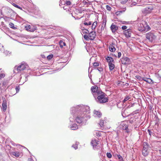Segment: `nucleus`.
Wrapping results in <instances>:
<instances>
[{"label": "nucleus", "mask_w": 161, "mask_h": 161, "mask_svg": "<svg viewBox=\"0 0 161 161\" xmlns=\"http://www.w3.org/2000/svg\"><path fill=\"white\" fill-rule=\"evenodd\" d=\"M79 144V142H76L75 145H73L72 147H74L75 149H76L77 148V145Z\"/></svg>", "instance_id": "obj_31"}, {"label": "nucleus", "mask_w": 161, "mask_h": 161, "mask_svg": "<svg viewBox=\"0 0 161 161\" xmlns=\"http://www.w3.org/2000/svg\"><path fill=\"white\" fill-rule=\"evenodd\" d=\"M3 53L6 56L9 55L10 54L11 52H9L7 50H3Z\"/></svg>", "instance_id": "obj_28"}, {"label": "nucleus", "mask_w": 161, "mask_h": 161, "mask_svg": "<svg viewBox=\"0 0 161 161\" xmlns=\"http://www.w3.org/2000/svg\"><path fill=\"white\" fill-rule=\"evenodd\" d=\"M73 17L75 18V19H80V18H78L77 17L76 18L75 17Z\"/></svg>", "instance_id": "obj_58"}, {"label": "nucleus", "mask_w": 161, "mask_h": 161, "mask_svg": "<svg viewBox=\"0 0 161 161\" xmlns=\"http://www.w3.org/2000/svg\"><path fill=\"white\" fill-rule=\"evenodd\" d=\"M148 131L149 132H150V130H148Z\"/></svg>", "instance_id": "obj_60"}, {"label": "nucleus", "mask_w": 161, "mask_h": 161, "mask_svg": "<svg viewBox=\"0 0 161 161\" xmlns=\"http://www.w3.org/2000/svg\"><path fill=\"white\" fill-rule=\"evenodd\" d=\"M3 50H4V49L3 46L0 44V51L3 52Z\"/></svg>", "instance_id": "obj_38"}, {"label": "nucleus", "mask_w": 161, "mask_h": 161, "mask_svg": "<svg viewBox=\"0 0 161 161\" xmlns=\"http://www.w3.org/2000/svg\"><path fill=\"white\" fill-rule=\"evenodd\" d=\"M9 26L10 27L12 28L13 29H15L16 28V27H14V24L13 23H10L9 24Z\"/></svg>", "instance_id": "obj_32"}, {"label": "nucleus", "mask_w": 161, "mask_h": 161, "mask_svg": "<svg viewBox=\"0 0 161 161\" xmlns=\"http://www.w3.org/2000/svg\"><path fill=\"white\" fill-rule=\"evenodd\" d=\"M2 110L4 112H5L7 108V104L6 100L3 101V102L2 105Z\"/></svg>", "instance_id": "obj_16"}, {"label": "nucleus", "mask_w": 161, "mask_h": 161, "mask_svg": "<svg viewBox=\"0 0 161 161\" xmlns=\"http://www.w3.org/2000/svg\"><path fill=\"white\" fill-rule=\"evenodd\" d=\"M127 0H125L124 1H122L121 3L124 4L126 3L127 2Z\"/></svg>", "instance_id": "obj_48"}, {"label": "nucleus", "mask_w": 161, "mask_h": 161, "mask_svg": "<svg viewBox=\"0 0 161 161\" xmlns=\"http://www.w3.org/2000/svg\"><path fill=\"white\" fill-rule=\"evenodd\" d=\"M1 13V11L0 10V14Z\"/></svg>", "instance_id": "obj_62"}, {"label": "nucleus", "mask_w": 161, "mask_h": 161, "mask_svg": "<svg viewBox=\"0 0 161 161\" xmlns=\"http://www.w3.org/2000/svg\"><path fill=\"white\" fill-rule=\"evenodd\" d=\"M91 143L94 149H98L100 148V146H97V145H98L100 143V142L98 141L97 140H96L94 139H92Z\"/></svg>", "instance_id": "obj_6"}, {"label": "nucleus", "mask_w": 161, "mask_h": 161, "mask_svg": "<svg viewBox=\"0 0 161 161\" xmlns=\"http://www.w3.org/2000/svg\"><path fill=\"white\" fill-rule=\"evenodd\" d=\"M72 130H75L78 128L77 125L76 124H74L70 127Z\"/></svg>", "instance_id": "obj_23"}, {"label": "nucleus", "mask_w": 161, "mask_h": 161, "mask_svg": "<svg viewBox=\"0 0 161 161\" xmlns=\"http://www.w3.org/2000/svg\"><path fill=\"white\" fill-rule=\"evenodd\" d=\"M117 157L120 160L122 159V158L121 156H120V155H117Z\"/></svg>", "instance_id": "obj_45"}, {"label": "nucleus", "mask_w": 161, "mask_h": 161, "mask_svg": "<svg viewBox=\"0 0 161 161\" xmlns=\"http://www.w3.org/2000/svg\"><path fill=\"white\" fill-rule=\"evenodd\" d=\"M121 55V52H119L118 53V58H119L120 57Z\"/></svg>", "instance_id": "obj_49"}, {"label": "nucleus", "mask_w": 161, "mask_h": 161, "mask_svg": "<svg viewBox=\"0 0 161 161\" xmlns=\"http://www.w3.org/2000/svg\"><path fill=\"white\" fill-rule=\"evenodd\" d=\"M94 115L95 117H98L99 118L101 117L102 114L100 112L98 111H94Z\"/></svg>", "instance_id": "obj_20"}, {"label": "nucleus", "mask_w": 161, "mask_h": 161, "mask_svg": "<svg viewBox=\"0 0 161 161\" xmlns=\"http://www.w3.org/2000/svg\"><path fill=\"white\" fill-rule=\"evenodd\" d=\"M106 19L104 18L103 19L102 23V26H105L106 25Z\"/></svg>", "instance_id": "obj_29"}, {"label": "nucleus", "mask_w": 161, "mask_h": 161, "mask_svg": "<svg viewBox=\"0 0 161 161\" xmlns=\"http://www.w3.org/2000/svg\"><path fill=\"white\" fill-rule=\"evenodd\" d=\"M64 10H65V9H67V8H66V6H65L64 7Z\"/></svg>", "instance_id": "obj_57"}, {"label": "nucleus", "mask_w": 161, "mask_h": 161, "mask_svg": "<svg viewBox=\"0 0 161 161\" xmlns=\"http://www.w3.org/2000/svg\"><path fill=\"white\" fill-rule=\"evenodd\" d=\"M131 30L130 29H128L124 31V34L127 38H129L131 36Z\"/></svg>", "instance_id": "obj_11"}, {"label": "nucleus", "mask_w": 161, "mask_h": 161, "mask_svg": "<svg viewBox=\"0 0 161 161\" xmlns=\"http://www.w3.org/2000/svg\"><path fill=\"white\" fill-rule=\"evenodd\" d=\"M134 118H131L130 120H129V123L132 124L134 121Z\"/></svg>", "instance_id": "obj_43"}, {"label": "nucleus", "mask_w": 161, "mask_h": 161, "mask_svg": "<svg viewBox=\"0 0 161 161\" xmlns=\"http://www.w3.org/2000/svg\"><path fill=\"white\" fill-rule=\"evenodd\" d=\"M105 26H102H102H101V30H103L104 29V28Z\"/></svg>", "instance_id": "obj_55"}, {"label": "nucleus", "mask_w": 161, "mask_h": 161, "mask_svg": "<svg viewBox=\"0 0 161 161\" xmlns=\"http://www.w3.org/2000/svg\"><path fill=\"white\" fill-rule=\"evenodd\" d=\"M143 145V147L142 151V153L144 156H146L148 154L149 150L150 148V147L149 144L146 142H144Z\"/></svg>", "instance_id": "obj_5"}, {"label": "nucleus", "mask_w": 161, "mask_h": 161, "mask_svg": "<svg viewBox=\"0 0 161 161\" xmlns=\"http://www.w3.org/2000/svg\"><path fill=\"white\" fill-rule=\"evenodd\" d=\"M1 24L2 26L4 27L5 28L6 27V26L4 24V23L3 22H1Z\"/></svg>", "instance_id": "obj_46"}, {"label": "nucleus", "mask_w": 161, "mask_h": 161, "mask_svg": "<svg viewBox=\"0 0 161 161\" xmlns=\"http://www.w3.org/2000/svg\"><path fill=\"white\" fill-rule=\"evenodd\" d=\"M106 7L107 10L109 11H110L112 9L108 5H107L106 6Z\"/></svg>", "instance_id": "obj_40"}, {"label": "nucleus", "mask_w": 161, "mask_h": 161, "mask_svg": "<svg viewBox=\"0 0 161 161\" xmlns=\"http://www.w3.org/2000/svg\"><path fill=\"white\" fill-rule=\"evenodd\" d=\"M12 4L14 7H15L17 8H18L21 10H22V8L20 7H19V6L16 4L15 3H12Z\"/></svg>", "instance_id": "obj_33"}, {"label": "nucleus", "mask_w": 161, "mask_h": 161, "mask_svg": "<svg viewBox=\"0 0 161 161\" xmlns=\"http://www.w3.org/2000/svg\"><path fill=\"white\" fill-rule=\"evenodd\" d=\"M13 155L16 156V157H18L20 155V153L18 152H14L13 153Z\"/></svg>", "instance_id": "obj_30"}, {"label": "nucleus", "mask_w": 161, "mask_h": 161, "mask_svg": "<svg viewBox=\"0 0 161 161\" xmlns=\"http://www.w3.org/2000/svg\"><path fill=\"white\" fill-rule=\"evenodd\" d=\"M96 135L99 136H100V133L98 132H96Z\"/></svg>", "instance_id": "obj_52"}, {"label": "nucleus", "mask_w": 161, "mask_h": 161, "mask_svg": "<svg viewBox=\"0 0 161 161\" xmlns=\"http://www.w3.org/2000/svg\"><path fill=\"white\" fill-rule=\"evenodd\" d=\"M87 27V26L85 27L82 26H81V29L83 33L86 34H87L89 33V31L87 30L86 28Z\"/></svg>", "instance_id": "obj_19"}, {"label": "nucleus", "mask_w": 161, "mask_h": 161, "mask_svg": "<svg viewBox=\"0 0 161 161\" xmlns=\"http://www.w3.org/2000/svg\"><path fill=\"white\" fill-rule=\"evenodd\" d=\"M115 44L114 43L112 42L109 46V51L112 52H115L116 50L115 48Z\"/></svg>", "instance_id": "obj_15"}, {"label": "nucleus", "mask_w": 161, "mask_h": 161, "mask_svg": "<svg viewBox=\"0 0 161 161\" xmlns=\"http://www.w3.org/2000/svg\"><path fill=\"white\" fill-rule=\"evenodd\" d=\"M106 121L104 120H101L99 123V125L101 127H103L104 126V124L106 122Z\"/></svg>", "instance_id": "obj_27"}, {"label": "nucleus", "mask_w": 161, "mask_h": 161, "mask_svg": "<svg viewBox=\"0 0 161 161\" xmlns=\"http://www.w3.org/2000/svg\"><path fill=\"white\" fill-rule=\"evenodd\" d=\"M107 157L109 158L112 157V155L110 153H107Z\"/></svg>", "instance_id": "obj_41"}, {"label": "nucleus", "mask_w": 161, "mask_h": 161, "mask_svg": "<svg viewBox=\"0 0 161 161\" xmlns=\"http://www.w3.org/2000/svg\"><path fill=\"white\" fill-rule=\"evenodd\" d=\"M97 69L98 70V71H101L103 70V69L101 68H98Z\"/></svg>", "instance_id": "obj_54"}, {"label": "nucleus", "mask_w": 161, "mask_h": 161, "mask_svg": "<svg viewBox=\"0 0 161 161\" xmlns=\"http://www.w3.org/2000/svg\"><path fill=\"white\" fill-rule=\"evenodd\" d=\"M146 38L150 42H152L156 38V36L152 32H149L146 35Z\"/></svg>", "instance_id": "obj_7"}, {"label": "nucleus", "mask_w": 161, "mask_h": 161, "mask_svg": "<svg viewBox=\"0 0 161 161\" xmlns=\"http://www.w3.org/2000/svg\"><path fill=\"white\" fill-rule=\"evenodd\" d=\"M1 72H3V71H2Z\"/></svg>", "instance_id": "obj_63"}, {"label": "nucleus", "mask_w": 161, "mask_h": 161, "mask_svg": "<svg viewBox=\"0 0 161 161\" xmlns=\"http://www.w3.org/2000/svg\"><path fill=\"white\" fill-rule=\"evenodd\" d=\"M15 89L16 90V93L18 92L19 90V88L18 87H17Z\"/></svg>", "instance_id": "obj_50"}, {"label": "nucleus", "mask_w": 161, "mask_h": 161, "mask_svg": "<svg viewBox=\"0 0 161 161\" xmlns=\"http://www.w3.org/2000/svg\"><path fill=\"white\" fill-rule=\"evenodd\" d=\"M26 30L29 31L33 32L36 30L35 28H31V27L30 25H27L25 27Z\"/></svg>", "instance_id": "obj_17"}, {"label": "nucleus", "mask_w": 161, "mask_h": 161, "mask_svg": "<svg viewBox=\"0 0 161 161\" xmlns=\"http://www.w3.org/2000/svg\"><path fill=\"white\" fill-rule=\"evenodd\" d=\"M122 12H123L122 11H120L116 12V13L117 14V13H119V14L120 13H122Z\"/></svg>", "instance_id": "obj_56"}, {"label": "nucleus", "mask_w": 161, "mask_h": 161, "mask_svg": "<svg viewBox=\"0 0 161 161\" xmlns=\"http://www.w3.org/2000/svg\"><path fill=\"white\" fill-rule=\"evenodd\" d=\"M59 44L60 47H63V46H65L66 45L65 42L62 41H60L59 42Z\"/></svg>", "instance_id": "obj_26"}, {"label": "nucleus", "mask_w": 161, "mask_h": 161, "mask_svg": "<svg viewBox=\"0 0 161 161\" xmlns=\"http://www.w3.org/2000/svg\"><path fill=\"white\" fill-rule=\"evenodd\" d=\"M151 28L145 21H142L138 25V30L139 31L146 32L151 30Z\"/></svg>", "instance_id": "obj_2"}, {"label": "nucleus", "mask_w": 161, "mask_h": 161, "mask_svg": "<svg viewBox=\"0 0 161 161\" xmlns=\"http://www.w3.org/2000/svg\"><path fill=\"white\" fill-rule=\"evenodd\" d=\"M5 75L4 73H2L0 74V80L3 78L5 77Z\"/></svg>", "instance_id": "obj_37"}, {"label": "nucleus", "mask_w": 161, "mask_h": 161, "mask_svg": "<svg viewBox=\"0 0 161 161\" xmlns=\"http://www.w3.org/2000/svg\"><path fill=\"white\" fill-rule=\"evenodd\" d=\"M98 92L97 94H98L97 95V98H95L97 102L101 103H105L108 102V99L107 97H105V94L102 92Z\"/></svg>", "instance_id": "obj_3"}, {"label": "nucleus", "mask_w": 161, "mask_h": 161, "mask_svg": "<svg viewBox=\"0 0 161 161\" xmlns=\"http://www.w3.org/2000/svg\"><path fill=\"white\" fill-rule=\"evenodd\" d=\"M121 28H122V30H126L127 29V27L126 26H122V27Z\"/></svg>", "instance_id": "obj_47"}, {"label": "nucleus", "mask_w": 161, "mask_h": 161, "mask_svg": "<svg viewBox=\"0 0 161 161\" xmlns=\"http://www.w3.org/2000/svg\"><path fill=\"white\" fill-rule=\"evenodd\" d=\"M7 85V82L3 81L2 83L0 84V88L1 90L4 89Z\"/></svg>", "instance_id": "obj_18"}, {"label": "nucleus", "mask_w": 161, "mask_h": 161, "mask_svg": "<svg viewBox=\"0 0 161 161\" xmlns=\"http://www.w3.org/2000/svg\"><path fill=\"white\" fill-rule=\"evenodd\" d=\"M73 118H72L71 117H70L69 118L70 122H72L73 121Z\"/></svg>", "instance_id": "obj_51"}, {"label": "nucleus", "mask_w": 161, "mask_h": 161, "mask_svg": "<svg viewBox=\"0 0 161 161\" xmlns=\"http://www.w3.org/2000/svg\"><path fill=\"white\" fill-rule=\"evenodd\" d=\"M130 98V97H129L128 96L125 97L123 101V102L125 103V102L129 100Z\"/></svg>", "instance_id": "obj_39"}, {"label": "nucleus", "mask_w": 161, "mask_h": 161, "mask_svg": "<svg viewBox=\"0 0 161 161\" xmlns=\"http://www.w3.org/2000/svg\"><path fill=\"white\" fill-rule=\"evenodd\" d=\"M28 67V65L25 63H22L18 67L15 66L14 70V72L15 73H19L22 71L27 69Z\"/></svg>", "instance_id": "obj_4"}, {"label": "nucleus", "mask_w": 161, "mask_h": 161, "mask_svg": "<svg viewBox=\"0 0 161 161\" xmlns=\"http://www.w3.org/2000/svg\"><path fill=\"white\" fill-rule=\"evenodd\" d=\"M93 66L95 67L98 66L99 65V63L97 62H95L93 63Z\"/></svg>", "instance_id": "obj_44"}, {"label": "nucleus", "mask_w": 161, "mask_h": 161, "mask_svg": "<svg viewBox=\"0 0 161 161\" xmlns=\"http://www.w3.org/2000/svg\"><path fill=\"white\" fill-rule=\"evenodd\" d=\"M91 24H92V22L89 21L88 22H85L83 24H81L80 25H81V26H83V25H85V26H88L89 25H91Z\"/></svg>", "instance_id": "obj_22"}, {"label": "nucleus", "mask_w": 161, "mask_h": 161, "mask_svg": "<svg viewBox=\"0 0 161 161\" xmlns=\"http://www.w3.org/2000/svg\"><path fill=\"white\" fill-rule=\"evenodd\" d=\"M90 40H93L95 38L96 36V32L95 31H92L89 34Z\"/></svg>", "instance_id": "obj_14"}, {"label": "nucleus", "mask_w": 161, "mask_h": 161, "mask_svg": "<svg viewBox=\"0 0 161 161\" xmlns=\"http://www.w3.org/2000/svg\"><path fill=\"white\" fill-rule=\"evenodd\" d=\"M128 121L121 122L119 126L120 128L123 130H126L128 127Z\"/></svg>", "instance_id": "obj_10"}, {"label": "nucleus", "mask_w": 161, "mask_h": 161, "mask_svg": "<svg viewBox=\"0 0 161 161\" xmlns=\"http://www.w3.org/2000/svg\"><path fill=\"white\" fill-rule=\"evenodd\" d=\"M143 80H144L145 81H146V82H147L148 83H150V81H149L150 80L151 81L152 80H151L150 79L147 78H143Z\"/></svg>", "instance_id": "obj_36"}, {"label": "nucleus", "mask_w": 161, "mask_h": 161, "mask_svg": "<svg viewBox=\"0 0 161 161\" xmlns=\"http://www.w3.org/2000/svg\"><path fill=\"white\" fill-rule=\"evenodd\" d=\"M53 55L52 54H51L48 55L47 57V58L48 60H50L53 57Z\"/></svg>", "instance_id": "obj_35"}, {"label": "nucleus", "mask_w": 161, "mask_h": 161, "mask_svg": "<svg viewBox=\"0 0 161 161\" xmlns=\"http://www.w3.org/2000/svg\"><path fill=\"white\" fill-rule=\"evenodd\" d=\"M126 21H123V24H125L126 23Z\"/></svg>", "instance_id": "obj_59"}, {"label": "nucleus", "mask_w": 161, "mask_h": 161, "mask_svg": "<svg viewBox=\"0 0 161 161\" xmlns=\"http://www.w3.org/2000/svg\"><path fill=\"white\" fill-rule=\"evenodd\" d=\"M108 65L110 70H112L114 68V65L112 63V62L108 63Z\"/></svg>", "instance_id": "obj_21"}, {"label": "nucleus", "mask_w": 161, "mask_h": 161, "mask_svg": "<svg viewBox=\"0 0 161 161\" xmlns=\"http://www.w3.org/2000/svg\"><path fill=\"white\" fill-rule=\"evenodd\" d=\"M153 9V7L151 5L148 6L143 9L142 12L144 14H148L151 13Z\"/></svg>", "instance_id": "obj_9"}, {"label": "nucleus", "mask_w": 161, "mask_h": 161, "mask_svg": "<svg viewBox=\"0 0 161 161\" xmlns=\"http://www.w3.org/2000/svg\"><path fill=\"white\" fill-rule=\"evenodd\" d=\"M71 3L69 1H68L66 2L65 4L67 5H69L71 4Z\"/></svg>", "instance_id": "obj_42"}, {"label": "nucleus", "mask_w": 161, "mask_h": 161, "mask_svg": "<svg viewBox=\"0 0 161 161\" xmlns=\"http://www.w3.org/2000/svg\"><path fill=\"white\" fill-rule=\"evenodd\" d=\"M110 28L112 33H114L118 30V27L117 25H115L114 23H113L111 25Z\"/></svg>", "instance_id": "obj_13"}, {"label": "nucleus", "mask_w": 161, "mask_h": 161, "mask_svg": "<svg viewBox=\"0 0 161 161\" xmlns=\"http://www.w3.org/2000/svg\"><path fill=\"white\" fill-rule=\"evenodd\" d=\"M84 38L86 40H88L89 39L90 40V38H89V35H85L84 36Z\"/></svg>", "instance_id": "obj_34"}, {"label": "nucleus", "mask_w": 161, "mask_h": 161, "mask_svg": "<svg viewBox=\"0 0 161 161\" xmlns=\"http://www.w3.org/2000/svg\"><path fill=\"white\" fill-rule=\"evenodd\" d=\"M149 132V134H150V135L151 132Z\"/></svg>", "instance_id": "obj_61"}, {"label": "nucleus", "mask_w": 161, "mask_h": 161, "mask_svg": "<svg viewBox=\"0 0 161 161\" xmlns=\"http://www.w3.org/2000/svg\"><path fill=\"white\" fill-rule=\"evenodd\" d=\"M91 90L92 92V94L94 97L96 98L97 97V93H98L99 92H101L102 91L100 89H98V87L97 86H92L91 88Z\"/></svg>", "instance_id": "obj_8"}, {"label": "nucleus", "mask_w": 161, "mask_h": 161, "mask_svg": "<svg viewBox=\"0 0 161 161\" xmlns=\"http://www.w3.org/2000/svg\"><path fill=\"white\" fill-rule=\"evenodd\" d=\"M27 79H26V80H25V81H27Z\"/></svg>", "instance_id": "obj_64"}, {"label": "nucleus", "mask_w": 161, "mask_h": 161, "mask_svg": "<svg viewBox=\"0 0 161 161\" xmlns=\"http://www.w3.org/2000/svg\"><path fill=\"white\" fill-rule=\"evenodd\" d=\"M28 161H33V160L31 158H30L28 159Z\"/></svg>", "instance_id": "obj_53"}, {"label": "nucleus", "mask_w": 161, "mask_h": 161, "mask_svg": "<svg viewBox=\"0 0 161 161\" xmlns=\"http://www.w3.org/2000/svg\"><path fill=\"white\" fill-rule=\"evenodd\" d=\"M122 63L124 64H128L130 63V59L127 57H125L121 59Z\"/></svg>", "instance_id": "obj_12"}, {"label": "nucleus", "mask_w": 161, "mask_h": 161, "mask_svg": "<svg viewBox=\"0 0 161 161\" xmlns=\"http://www.w3.org/2000/svg\"><path fill=\"white\" fill-rule=\"evenodd\" d=\"M97 21L94 22L92 24V26H91L92 29L93 30L96 27L97 25Z\"/></svg>", "instance_id": "obj_25"}, {"label": "nucleus", "mask_w": 161, "mask_h": 161, "mask_svg": "<svg viewBox=\"0 0 161 161\" xmlns=\"http://www.w3.org/2000/svg\"><path fill=\"white\" fill-rule=\"evenodd\" d=\"M90 108L89 106L79 105L72 107L71 109V114L77 123H82L85 118H89Z\"/></svg>", "instance_id": "obj_1"}, {"label": "nucleus", "mask_w": 161, "mask_h": 161, "mask_svg": "<svg viewBox=\"0 0 161 161\" xmlns=\"http://www.w3.org/2000/svg\"><path fill=\"white\" fill-rule=\"evenodd\" d=\"M106 59L108 62V63H109L113 62H114V60L113 58L111 57H108L106 58Z\"/></svg>", "instance_id": "obj_24"}]
</instances>
